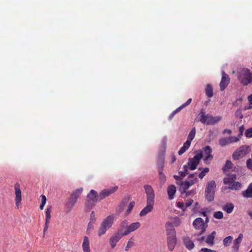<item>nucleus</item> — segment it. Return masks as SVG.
Instances as JSON below:
<instances>
[{
    "instance_id": "nucleus-1",
    "label": "nucleus",
    "mask_w": 252,
    "mask_h": 252,
    "mask_svg": "<svg viewBox=\"0 0 252 252\" xmlns=\"http://www.w3.org/2000/svg\"><path fill=\"white\" fill-rule=\"evenodd\" d=\"M203 157V152L202 151H199L197 152L193 158H189L188 161V165H184L183 167L184 171L179 172L180 175L184 177L188 175V168H189L190 170L195 169L197 165L199 163V162Z\"/></svg>"
},
{
    "instance_id": "nucleus-2",
    "label": "nucleus",
    "mask_w": 252,
    "mask_h": 252,
    "mask_svg": "<svg viewBox=\"0 0 252 252\" xmlns=\"http://www.w3.org/2000/svg\"><path fill=\"white\" fill-rule=\"evenodd\" d=\"M114 215L111 214L103 220L97 231V235L99 237L105 234L106 231L111 227L114 222Z\"/></svg>"
},
{
    "instance_id": "nucleus-3",
    "label": "nucleus",
    "mask_w": 252,
    "mask_h": 252,
    "mask_svg": "<svg viewBox=\"0 0 252 252\" xmlns=\"http://www.w3.org/2000/svg\"><path fill=\"white\" fill-rule=\"evenodd\" d=\"M199 121L202 124L207 125H215L221 120L222 117L220 116L213 117L210 115H205L204 109H202L200 113Z\"/></svg>"
},
{
    "instance_id": "nucleus-4",
    "label": "nucleus",
    "mask_w": 252,
    "mask_h": 252,
    "mask_svg": "<svg viewBox=\"0 0 252 252\" xmlns=\"http://www.w3.org/2000/svg\"><path fill=\"white\" fill-rule=\"evenodd\" d=\"M141 226L139 222H135L128 225L127 220H123L120 224V227L123 231L124 234L127 235L129 233L138 229Z\"/></svg>"
},
{
    "instance_id": "nucleus-5",
    "label": "nucleus",
    "mask_w": 252,
    "mask_h": 252,
    "mask_svg": "<svg viewBox=\"0 0 252 252\" xmlns=\"http://www.w3.org/2000/svg\"><path fill=\"white\" fill-rule=\"evenodd\" d=\"M83 190V188H80L74 190L72 192L65 204L66 206L69 209H71L75 206L77 201V199L82 194Z\"/></svg>"
},
{
    "instance_id": "nucleus-6",
    "label": "nucleus",
    "mask_w": 252,
    "mask_h": 252,
    "mask_svg": "<svg viewBox=\"0 0 252 252\" xmlns=\"http://www.w3.org/2000/svg\"><path fill=\"white\" fill-rule=\"evenodd\" d=\"M99 199V195L96 191L91 189L87 194L85 201V206L89 209H92Z\"/></svg>"
},
{
    "instance_id": "nucleus-7",
    "label": "nucleus",
    "mask_w": 252,
    "mask_h": 252,
    "mask_svg": "<svg viewBox=\"0 0 252 252\" xmlns=\"http://www.w3.org/2000/svg\"><path fill=\"white\" fill-rule=\"evenodd\" d=\"M238 78L241 84L244 86L249 85L252 80V73L247 68H243L241 70Z\"/></svg>"
},
{
    "instance_id": "nucleus-8",
    "label": "nucleus",
    "mask_w": 252,
    "mask_h": 252,
    "mask_svg": "<svg viewBox=\"0 0 252 252\" xmlns=\"http://www.w3.org/2000/svg\"><path fill=\"white\" fill-rule=\"evenodd\" d=\"M251 151L249 146L243 145L237 148L232 154V158L234 160H238L245 157Z\"/></svg>"
},
{
    "instance_id": "nucleus-9",
    "label": "nucleus",
    "mask_w": 252,
    "mask_h": 252,
    "mask_svg": "<svg viewBox=\"0 0 252 252\" xmlns=\"http://www.w3.org/2000/svg\"><path fill=\"white\" fill-rule=\"evenodd\" d=\"M216 184L215 181H210L205 188V195L206 199L211 202L214 200L215 194V189Z\"/></svg>"
},
{
    "instance_id": "nucleus-10",
    "label": "nucleus",
    "mask_w": 252,
    "mask_h": 252,
    "mask_svg": "<svg viewBox=\"0 0 252 252\" xmlns=\"http://www.w3.org/2000/svg\"><path fill=\"white\" fill-rule=\"evenodd\" d=\"M126 236L124 234L123 231L119 227L118 231L114 234L110 238L109 244L112 248H114L116 244L122 238L123 236Z\"/></svg>"
},
{
    "instance_id": "nucleus-11",
    "label": "nucleus",
    "mask_w": 252,
    "mask_h": 252,
    "mask_svg": "<svg viewBox=\"0 0 252 252\" xmlns=\"http://www.w3.org/2000/svg\"><path fill=\"white\" fill-rule=\"evenodd\" d=\"M193 225L195 229L201 230L199 236L204 233L207 227V225L205 224L204 220L201 218L195 219L193 222Z\"/></svg>"
},
{
    "instance_id": "nucleus-12",
    "label": "nucleus",
    "mask_w": 252,
    "mask_h": 252,
    "mask_svg": "<svg viewBox=\"0 0 252 252\" xmlns=\"http://www.w3.org/2000/svg\"><path fill=\"white\" fill-rule=\"evenodd\" d=\"M15 194V204L17 208H19L22 201L21 190L20 187V184L16 183L14 185Z\"/></svg>"
},
{
    "instance_id": "nucleus-13",
    "label": "nucleus",
    "mask_w": 252,
    "mask_h": 252,
    "mask_svg": "<svg viewBox=\"0 0 252 252\" xmlns=\"http://www.w3.org/2000/svg\"><path fill=\"white\" fill-rule=\"evenodd\" d=\"M118 189V187L117 186H115L109 189H104L102 190L98 194L99 199L102 200L106 197L109 196L110 194L114 193Z\"/></svg>"
},
{
    "instance_id": "nucleus-14",
    "label": "nucleus",
    "mask_w": 252,
    "mask_h": 252,
    "mask_svg": "<svg viewBox=\"0 0 252 252\" xmlns=\"http://www.w3.org/2000/svg\"><path fill=\"white\" fill-rule=\"evenodd\" d=\"M222 77L220 82V88L221 91L224 90L229 84L230 78L224 71L221 72Z\"/></svg>"
},
{
    "instance_id": "nucleus-15",
    "label": "nucleus",
    "mask_w": 252,
    "mask_h": 252,
    "mask_svg": "<svg viewBox=\"0 0 252 252\" xmlns=\"http://www.w3.org/2000/svg\"><path fill=\"white\" fill-rule=\"evenodd\" d=\"M144 188L147 195V202H154L155 194L153 188L148 185H145Z\"/></svg>"
},
{
    "instance_id": "nucleus-16",
    "label": "nucleus",
    "mask_w": 252,
    "mask_h": 252,
    "mask_svg": "<svg viewBox=\"0 0 252 252\" xmlns=\"http://www.w3.org/2000/svg\"><path fill=\"white\" fill-rule=\"evenodd\" d=\"M203 150H204V161L205 164L208 163V161H211L213 159V156L212 155V149L209 146H205L204 148H203Z\"/></svg>"
},
{
    "instance_id": "nucleus-17",
    "label": "nucleus",
    "mask_w": 252,
    "mask_h": 252,
    "mask_svg": "<svg viewBox=\"0 0 252 252\" xmlns=\"http://www.w3.org/2000/svg\"><path fill=\"white\" fill-rule=\"evenodd\" d=\"M146 206L140 212L139 215L140 217L146 216L148 213L151 212L153 208V205L154 202L151 201V202H147Z\"/></svg>"
},
{
    "instance_id": "nucleus-18",
    "label": "nucleus",
    "mask_w": 252,
    "mask_h": 252,
    "mask_svg": "<svg viewBox=\"0 0 252 252\" xmlns=\"http://www.w3.org/2000/svg\"><path fill=\"white\" fill-rule=\"evenodd\" d=\"M167 244L169 250L173 251L177 244L176 236H167Z\"/></svg>"
},
{
    "instance_id": "nucleus-19",
    "label": "nucleus",
    "mask_w": 252,
    "mask_h": 252,
    "mask_svg": "<svg viewBox=\"0 0 252 252\" xmlns=\"http://www.w3.org/2000/svg\"><path fill=\"white\" fill-rule=\"evenodd\" d=\"M167 236H176V233L174 226L171 222H168L166 224Z\"/></svg>"
},
{
    "instance_id": "nucleus-20",
    "label": "nucleus",
    "mask_w": 252,
    "mask_h": 252,
    "mask_svg": "<svg viewBox=\"0 0 252 252\" xmlns=\"http://www.w3.org/2000/svg\"><path fill=\"white\" fill-rule=\"evenodd\" d=\"M243 237L244 236L243 234L241 233L239 235L238 237L234 241L232 247L235 251L237 252L238 250H239L240 245L243 241Z\"/></svg>"
},
{
    "instance_id": "nucleus-21",
    "label": "nucleus",
    "mask_w": 252,
    "mask_h": 252,
    "mask_svg": "<svg viewBox=\"0 0 252 252\" xmlns=\"http://www.w3.org/2000/svg\"><path fill=\"white\" fill-rule=\"evenodd\" d=\"M191 101L192 99L191 98H189L186 103H184L183 104L179 106L178 108L175 109V111H174L170 115V119H172L175 114L179 113L181 111V110L183 108L188 106V105H189L191 102Z\"/></svg>"
},
{
    "instance_id": "nucleus-22",
    "label": "nucleus",
    "mask_w": 252,
    "mask_h": 252,
    "mask_svg": "<svg viewBox=\"0 0 252 252\" xmlns=\"http://www.w3.org/2000/svg\"><path fill=\"white\" fill-rule=\"evenodd\" d=\"M242 194L245 198H252V183L248 186L246 190L242 192Z\"/></svg>"
},
{
    "instance_id": "nucleus-23",
    "label": "nucleus",
    "mask_w": 252,
    "mask_h": 252,
    "mask_svg": "<svg viewBox=\"0 0 252 252\" xmlns=\"http://www.w3.org/2000/svg\"><path fill=\"white\" fill-rule=\"evenodd\" d=\"M83 252H90V242L88 237L85 236L82 243Z\"/></svg>"
},
{
    "instance_id": "nucleus-24",
    "label": "nucleus",
    "mask_w": 252,
    "mask_h": 252,
    "mask_svg": "<svg viewBox=\"0 0 252 252\" xmlns=\"http://www.w3.org/2000/svg\"><path fill=\"white\" fill-rule=\"evenodd\" d=\"M183 242L188 250H192L195 246L194 243L188 237H185L183 239Z\"/></svg>"
},
{
    "instance_id": "nucleus-25",
    "label": "nucleus",
    "mask_w": 252,
    "mask_h": 252,
    "mask_svg": "<svg viewBox=\"0 0 252 252\" xmlns=\"http://www.w3.org/2000/svg\"><path fill=\"white\" fill-rule=\"evenodd\" d=\"M130 199V196L129 195H127L126 197L125 198V199L123 200V202L121 204H120L118 207L117 209V212L118 213H120L122 212L125 207V204L126 203L128 200Z\"/></svg>"
},
{
    "instance_id": "nucleus-26",
    "label": "nucleus",
    "mask_w": 252,
    "mask_h": 252,
    "mask_svg": "<svg viewBox=\"0 0 252 252\" xmlns=\"http://www.w3.org/2000/svg\"><path fill=\"white\" fill-rule=\"evenodd\" d=\"M176 191V187L174 185H170L167 189L169 198L172 200L174 198V196Z\"/></svg>"
},
{
    "instance_id": "nucleus-27",
    "label": "nucleus",
    "mask_w": 252,
    "mask_h": 252,
    "mask_svg": "<svg viewBox=\"0 0 252 252\" xmlns=\"http://www.w3.org/2000/svg\"><path fill=\"white\" fill-rule=\"evenodd\" d=\"M195 127H193L188 134L187 140L186 141L187 142H188L189 144H190L191 141L195 138Z\"/></svg>"
},
{
    "instance_id": "nucleus-28",
    "label": "nucleus",
    "mask_w": 252,
    "mask_h": 252,
    "mask_svg": "<svg viewBox=\"0 0 252 252\" xmlns=\"http://www.w3.org/2000/svg\"><path fill=\"white\" fill-rule=\"evenodd\" d=\"M236 180V176L234 175H230L225 177L223 179V183L227 185L232 183Z\"/></svg>"
},
{
    "instance_id": "nucleus-29",
    "label": "nucleus",
    "mask_w": 252,
    "mask_h": 252,
    "mask_svg": "<svg viewBox=\"0 0 252 252\" xmlns=\"http://www.w3.org/2000/svg\"><path fill=\"white\" fill-rule=\"evenodd\" d=\"M216 235V232L212 231V234L208 235L205 240V242L209 245H213L214 244V239Z\"/></svg>"
},
{
    "instance_id": "nucleus-30",
    "label": "nucleus",
    "mask_w": 252,
    "mask_h": 252,
    "mask_svg": "<svg viewBox=\"0 0 252 252\" xmlns=\"http://www.w3.org/2000/svg\"><path fill=\"white\" fill-rule=\"evenodd\" d=\"M234 208V206L232 203H227L223 206L222 209L227 213H231L233 211Z\"/></svg>"
},
{
    "instance_id": "nucleus-31",
    "label": "nucleus",
    "mask_w": 252,
    "mask_h": 252,
    "mask_svg": "<svg viewBox=\"0 0 252 252\" xmlns=\"http://www.w3.org/2000/svg\"><path fill=\"white\" fill-rule=\"evenodd\" d=\"M190 146L189 143L186 141L184 143L183 146L178 151V155L180 156L183 154L189 148Z\"/></svg>"
},
{
    "instance_id": "nucleus-32",
    "label": "nucleus",
    "mask_w": 252,
    "mask_h": 252,
    "mask_svg": "<svg viewBox=\"0 0 252 252\" xmlns=\"http://www.w3.org/2000/svg\"><path fill=\"white\" fill-rule=\"evenodd\" d=\"M191 186L190 184L188 181L184 182H182L181 185V190H182V193L183 192H186L188 189Z\"/></svg>"
},
{
    "instance_id": "nucleus-33",
    "label": "nucleus",
    "mask_w": 252,
    "mask_h": 252,
    "mask_svg": "<svg viewBox=\"0 0 252 252\" xmlns=\"http://www.w3.org/2000/svg\"><path fill=\"white\" fill-rule=\"evenodd\" d=\"M205 93L209 97H212L213 96V92L212 87L211 85L208 84L207 85L205 89Z\"/></svg>"
},
{
    "instance_id": "nucleus-34",
    "label": "nucleus",
    "mask_w": 252,
    "mask_h": 252,
    "mask_svg": "<svg viewBox=\"0 0 252 252\" xmlns=\"http://www.w3.org/2000/svg\"><path fill=\"white\" fill-rule=\"evenodd\" d=\"M233 164L231 160H227L226 161L225 164L224 166H223L222 169L223 171H229L230 169L232 168Z\"/></svg>"
},
{
    "instance_id": "nucleus-35",
    "label": "nucleus",
    "mask_w": 252,
    "mask_h": 252,
    "mask_svg": "<svg viewBox=\"0 0 252 252\" xmlns=\"http://www.w3.org/2000/svg\"><path fill=\"white\" fill-rule=\"evenodd\" d=\"M219 144L221 147H224L228 144L229 143V138L228 137L222 138L219 139Z\"/></svg>"
},
{
    "instance_id": "nucleus-36",
    "label": "nucleus",
    "mask_w": 252,
    "mask_h": 252,
    "mask_svg": "<svg viewBox=\"0 0 252 252\" xmlns=\"http://www.w3.org/2000/svg\"><path fill=\"white\" fill-rule=\"evenodd\" d=\"M233 239V237L231 236H228L225 237L223 240V243L224 246L227 247L229 246L230 243L232 242Z\"/></svg>"
},
{
    "instance_id": "nucleus-37",
    "label": "nucleus",
    "mask_w": 252,
    "mask_h": 252,
    "mask_svg": "<svg viewBox=\"0 0 252 252\" xmlns=\"http://www.w3.org/2000/svg\"><path fill=\"white\" fill-rule=\"evenodd\" d=\"M242 185L238 182H235L233 183L231 186H229V188L232 190H237L238 189H240Z\"/></svg>"
},
{
    "instance_id": "nucleus-38",
    "label": "nucleus",
    "mask_w": 252,
    "mask_h": 252,
    "mask_svg": "<svg viewBox=\"0 0 252 252\" xmlns=\"http://www.w3.org/2000/svg\"><path fill=\"white\" fill-rule=\"evenodd\" d=\"M51 207H49L47 208L46 211V218L45 221L50 222L51 219Z\"/></svg>"
},
{
    "instance_id": "nucleus-39",
    "label": "nucleus",
    "mask_w": 252,
    "mask_h": 252,
    "mask_svg": "<svg viewBox=\"0 0 252 252\" xmlns=\"http://www.w3.org/2000/svg\"><path fill=\"white\" fill-rule=\"evenodd\" d=\"M134 245L133 238L131 237L128 241L126 246L125 248L126 251H128L129 249Z\"/></svg>"
},
{
    "instance_id": "nucleus-40",
    "label": "nucleus",
    "mask_w": 252,
    "mask_h": 252,
    "mask_svg": "<svg viewBox=\"0 0 252 252\" xmlns=\"http://www.w3.org/2000/svg\"><path fill=\"white\" fill-rule=\"evenodd\" d=\"M213 217L217 219H221L223 217V213L221 211L215 212L213 214Z\"/></svg>"
},
{
    "instance_id": "nucleus-41",
    "label": "nucleus",
    "mask_w": 252,
    "mask_h": 252,
    "mask_svg": "<svg viewBox=\"0 0 252 252\" xmlns=\"http://www.w3.org/2000/svg\"><path fill=\"white\" fill-rule=\"evenodd\" d=\"M209 172V168L208 167H205L203 169L201 172L199 173V174L198 175V177L202 179L204 177V176L206 175V174L208 173Z\"/></svg>"
},
{
    "instance_id": "nucleus-42",
    "label": "nucleus",
    "mask_w": 252,
    "mask_h": 252,
    "mask_svg": "<svg viewBox=\"0 0 252 252\" xmlns=\"http://www.w3.org/2000/svg\"><path fill=\"white\" fill-rule=\"evenodd\" d=\"M134 204H135V202L133 201H131L129 203V204H128V208L126 211V213L127 214L126 215H128L131 212V211H132V210L134 206Z\"/></svg>"
},
{
    "instance_id": "nucleus-43",
    "label": "nucleus",
    "mask_w": 252,
    "mask_h": 252,
    "mask_svg": "<svg viewBox=\"0 0 252 252\" xmlns=\"http://www.w3.org/2000/svg\"><path fill=\"white\" fill-rule=\"evenodd\" d=\"M164 156L162 155L158 158V168H163L164 166Z\"/></svg>"
},
{
    "instance_id": "nucleus-44",
    "label": "nucleus",
    "mask_w": 252,
    "mask_h": 252,
    "mask_svg": "<svg viewBox=\"0 0 252 252\" xmlns=\"http://www.w3.org/2000/svg\"><path fill=\"white\" fill-rule=\"evenodd\" d=\"M41 203L39 207L41 210H42L44 208V206L45 203H46V196L44 195H41Z\"/></svg>"
},
{
    "instance_id": "nucleus-45",
    "label": "nucleus",
    "mask_w": 252,
    "mask_h": 252,
    "mask_svg": "<svg viewBox=\"0 0 252 252\" xmlns=\"http://www.w3.org/2000/svg\"><path fill=\"white\" fill-rule=\"evenodd\" d=\"M246 166L247 167L251 169L252 171V158H249L246 161Z\"/></svg>"
},
{
    "instance_id": "nucleus-46",
    "label": "nucleus",
    "mask_w": 252,
    "mask_h": 252,
    "mask_svg": "<svg viewBox=\"0 0 252 252\" xmlns=\"http://www.w3.org/2000/svg\"><path fill=\"white\" fill-rule=\"evenodd\" d=\"M228 140L229 144L237 142L239 140V138L235 136H231L228 137Z\"/></svg>"
},
{
    "instance_id": "nucleus-47",
    "label": "nucleus",
    "mask_w": 252,
    "mask_h": 252,
    "mask_svg": "<svg viewBox=\"0 0 252 252\" xmlns=\"http://www.w3.org/2000/svg\"><path fill=\"white\" fill-rule=\"evenodd\" d=\"M245 136L248 138H252V128L248 129L245 133Z\"/></svg>"
},
{
    "instance_id": "nucleus-48",
    "label": "nucleus",
    "mask_w": 252,
    "mask_h": 252,
    "mask_svg": "<svg viewBox=\"0 0 252 252\" xmlns=\"http://www.w3.org/2000/svg\"><path fill=\"white\" fill-rule=\"evenodd\" d=\"M95 222H93V221H90L88 224L87 231H91L94 228V223Z\"/></svg>"
},
{
    "instance_id": "nucleus-49",
    "label": "nucleus",
    "mask_w": 252,
    "mask_h": 252,
    "mask_svg": "<svg viewBox=\"0 0 252 252\" xmlns=\"http://www.w3.org/2000/svg\"><path fill=\"white\" fill-rule=\"evenodd\" d=\"M167 139L166 137H164L162 140H161V148L165 150L166 148V145L167 143Z\"/></svg>"
},
{
    "instance_id": "nucleus-50",
    "label": "nucleus",
    "mask_w": 252,
    "mask_h": 252,
    "mask_svg": "<svg viewBox=\"0 0 252 252\" xmlns=\"http://www.w3.org/2000/svg\"><path fill=\"white\" fill-rule=\"evenodd\" d=\"M96 220L95 213L94 211H92L90 215V221L93 222H95Z\"/></svg>"
},
{
    "instance_id": "nucleus-51",
    "label": "nucleus",
    "mask_w": 252,
    "mask_h": 252,
    "mask_svg": "<svg viewBox=\"0 0 252 252\" xmlns=\"http://www.w3.org/2000/svg\"><path fill=\"white\" fill-rule=\"evenodd\" d=\"M185 204L183 202H178L177 203V207L181 209H182L183 211L186 210V207L185 208Z\"/></svg>"
},
{
    "instance_id": "nucleus-52",
    "label": "nucleus",
    "mask_w": 252,
    "mask_h": 252,
    "mask_svg": "<svg viewBox=\"0 0 252 252\" xmlns=\"http://www.w3.org/2000/svg\"><path fill=\"white\" fill-rule=\"evenodd\" d=\"M193 203V200L192 199H189L187 200L185 203L186 209L189 206H190Z\"/></svg>"
},
{
    "instance_id": "nucleus-53",
    "label": "nucleus",
    "mask_w": 252,
    "mask_h": 252,
    "mask_svg": "<svg viewBox=\"0 0 252 252\" xmlns=\"http://www.w3.org/2000/svg\"><path fill=\"white\" fill-rule=\"evenodd\" d=\"M158 177L161 179L162 183L165 182L166 181L165 176L161 172H159Z\"/></svg>"
},
{
    "instance_id": "nucleus-54",
    "label": "nucleus",
    "mask_w": 252,
    "mask_h": 252,
    "mask_svg": "<svg viewBox=\"0 0 252 252\" xmlns=\"http://www.w3.org/2000/svg\"><path fill=\"white\" fill-rule=\"evenodd\" d=\"M189 181H188L190 184L191 186L195 184L196 183L198 182L197 178L195 177L193 179H189Z\"/></svg>"
},
{
    "instance_id": "nucleus-55",
    "label": "nucleus",
    "mask_w": 252,
    "mask_h": 252,
    "mask_svg": "<svg viewBox=\"0 0 252 252\" xmlns=\"http://www.w3.org/2000/svg\"><path fill=\"white\" fill-rule=\"evenodd\" d=\"M200 252H216L212 249H208V248H202Z\"/></svg>"
},
{
    "instance_id": "nucleus-56",
    "label": "nucleus",
    "mask_w": 252,
    "mask_h": 252,
    "mask_svg": "<svg viewBox=\"0 0 252 252\" xmlns=\"http://www.w3.org/2000/svg\"><path fill=\"white\" fill-rule=\"evenodd\" d=\"M49 221H45V226H44V229H43V235H44V234L45 233V232L47 231V230L48 229V228L49 227Z\"/></svg>"
},
{
    "instance_id": "nucleus-57",
    "label": "nucleus",
    "mask_w": 252,
    "mask_h": 252,
    "mask_svg": "<svg viewBox=\"0 0 252 252\" xmlns=\"http://www.w3.org/2000/svg\"><path fill=\"white\" fill-rule=\"evenodd\" d=\"M245 130V128L244 127V126H240L239 127V132H240V134H239V136H241V135H242L243 134V132Z\"/></svg>"
},
{
    "instance_id": "nucleus-58",
    "label": "nucleus",
    "mask_w": 252,
    "mask_h": 252,
    "mask_svg": "<svg viewBox=\"0 0 252 252\" xmlns=\"http://www.w3.org/2000/svg\"><path fill=\"white\" fill-rule=\"evenodd\" d=\"M222 133L223 134H225L226 133H228L229 134H231L232 133V131L230 129H225L223 130Z\"/></svg>"
},
{
    "instance_id": "nucleus-59",
    "label": "nucleus",
    "mask_w": 252,
    "mask_h": 252,
    "mask_svg": "<svg viewBox=\"0 0 252 252\" xmlns=\"http://www.w3.org/2000/svg\"><path fill=\"white\" fill-rule=\"evenodd\" d=\"M196 173H195V174H191L190 175H189L188 176V179H193L194 178L196 177Z\"/></svg>"
},
{
    "instance_id": "nucleus-60",
    "label": "nucleus",
    "mask_w": 252,
    "mask_h": 252,
    "mask_svg": "<svg viewBox=\"0 0 252 252\" xmlns=\"http://www.w3.org/2000/svg\"><path fill=\"white\" fill-rule=\"evenodd\" d=\"M176 160V158L175 156L172 155L171 157V163H174Z\"/></svg>"
},
{
    "instance_id": "nucleus-61",
    "label": "nucleus",
    "mask_w": 252,
    "mask_h": 252,
    "mask_svg": "<svg viewBox=\"0 0 252 252\" xmlns=\"http://www.w3.org/2000/svg\"><path fill=\"white\" fill-rule=\"evenodd\" d=\"M197 240L199 241L200 242H202L204 240V236L199 237L198 238Z\"/></svg>"
},
{
    "instance_id": "nucleus-62",
    "label": "nucleus",
    "mask_w": 252,
    "mask_h": 252,
    "mask_svg": "<svg viewBox=\"0 0 252 252\" xmlns=\"http://www.w3.org/2000/svg\"><path fill=\"white\" fill-rule=\"evenodd\" d=\"M251 104H252V94L248 96V98Z\"/></svg>"
},
{
    "instance_id": "nucleus-63",
    "label": "nucleus",
    "mask_w": 252,
    "mask_h": 252,
    "mask_svg": "<svg viewBox=\"0 0 252 252\" xmlns=\"http://www.w3.org/2000/svg\"><path fill=\"white\" fill-rule=\"evenodd\" d=\"M174 178L177 180V181H179V180H180L181 179V177L180 176H178V175H174Z\"/></svg>"
},
{
    "instance_id": "nucleus-64",
    "label": "nucleus",
    "mask_w": 252,
    "mask_h": 252,
    "mask_svg": "<svg viewBox=\"0 0 252 252\" xmlns=\"http://www.w3.org/2000/svg\"><path fill=\"white\" fill-rule=\"evenodd\" d=\"M248 213L250 216V217L252 219V211H249Z\"/></svg>"
}]
</instances>
